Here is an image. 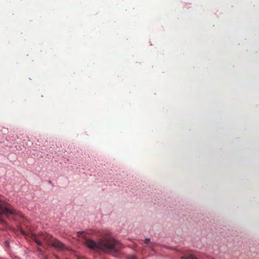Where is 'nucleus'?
<instances>
[{"mask_svg":"<svg viewBox=\"0 0 259 259\" xmlns=\"http://www.w3.org/2000/svg\"><path fill=\"white\" fill-rule=\"evenodd\" d=\"M150 242V239L149 238H146L145 240V243H146V244H148Z\"/></svg>","mask_w":259,"mask_h":259,"instance_id":"obj_5","label":"nucleus"},{"mask_svg":"<svg viewBox=\"0 0 259 259\" xmlns=\"http://www.w3.org/2000/svg\"><path fill=\"white\" fill-rule=\"evenodd\" d=\"M76 259H85L84 257H77Z\"/></svg>","mask_w":259,"mask_h":259,"instance_id":"obj_8","label":"nucleus"},{"mask_svg":"<svg viewBox=\"0 0 259 259\" xmlns=\"http://www.w3.org/2000/svg\"><path fill=\"white\" fill-rule=\"evenodd\" d=\"M30 238L38 245H42L44 241L48 246L53 247L58 251H62L66 249V247L59 240L54 238L50 234L41 233L39 234H31Z\"/></svg>","mask_w":259,"mask_h":259,"instance_id":"obj_2","label":"nucleus"},{"mask_svg":"<svg viewBox=\"0 0 259 259\" xmlns=\"http://www.w3.org/2000/svg\"><path fill=\"white\" fill-rule=\"evenodd\" d=\"M85 243L91 249L101 250L107 253H116L122 248L120 243L109 236L103 237L98 242L91 239H87Z\"/></svg>","mask_w":259,"mask_h":259,"instance_id":"obj_1","label":"nucleus"},{"mask_svg":"<svg viewBox=\"0 0 259 259\" xmlns=\"http://www.w3.org/2000/svg\"><path fill=\"white\" fill-rule=\"evenodd\" d=\"M181 258L182 259H197L195 256H194V255H191V254L189 255L188 256H185V255L182 256L181 257Z\"/></svg>","mask_w":259,"mask_h":259,"instance_id":"obj_4","label":"nucleus"},{"mask_svg":"<svg viewBox=\"0 0 259 259\" xmlns=\"http://www.w3.org/2000/svg\"><path fill=\"white\" fill-rule=\"evenodd\" d=\"M129 259H137V257L135 256H130L129 257Z\"/></svg>","mask_w":259,"mask_h":259,"instance_id":"obj_6","label":"nucleus"},{"mask_svg":"<svg viewBox=\"0 0 259 259\" xmlns=\"http://www.w3.org/2000/svg\"><path fill=\"white\" fill-rule=\"evenodd\" d=\"M19 212L15 209L9 203L6 202L4 197L0 195V224L4 226L2 229L7 226L5 219L15 220L16 216L19 215Z\"/></svg>","mask_w":259,"mask_h":259,"instance_id":"obj_3","label":"nucleus"},{"mask_svg":"<svg viewBox=\"0 0 259 259\" xmlns=\"http://www.w3.org/2000/svg\"><path fill=\"white\" fill-rule=\"evenodd\" d=\"M79 233L80 234L79 235H82L83 233V232H79Z\"/></svg>","mask_w":259,"mask_h":259,"instance_id":"obj_9","label":"nucleus"},{"mask_svg":"<svg viewBox=\"0 0 259 259\" xmlns=\"http://www.w3.org/2000/svg\"><path fill=\"white\" fill-rule=\"evenodd\" d=\"M148 247L151 248H153V245L152 243H150L148 245Z\"/></svg>","mask_w":259,"mask_h":259,"instance_id":"obj_7","label":"nucleus"}]
</instances>
